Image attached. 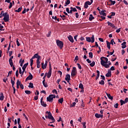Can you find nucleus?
I'll return each instance as SVG.
<instances>
[{
    "label": "nucleus",
    "instance_id": "f257e3e1",
    "mask_svg": "<svg viewBox=\"0 0 128 128\" xmlns=\"http://www.w3.org/2000/svg\"><path fill=\"white\" fill-rule=\"evenodd\" d=\"M100 64L102 66H104L106 68H110V66L108 64H107L108 62V59L107 58L105 57H101L100 58Z\"/></svg>",
    "mask_w": 128,
    "mask_h": 128
},
{
    "label": "nucleus",
    "instance_id": "f03ea898",
    "mask_svg": "<svg viewBox=\"0 0 128 128\" xmlns=\"http://www.w3.org/2000/svg\"><path fill=\"white\" fill-rule=\"evenodd\" d=\"M32 58H37L36 60V64L38 68H40V56H38V54H35L32 57Z\"/></svg>",
    "mask_w": 128,
    "mask_h": 128
},
{
    "label": "nucleus",
    "instance_id": "7ed1b4c3",
    "mask_svg": "<svg viewBox=\"0 0 128 128\" xmlns=\"http://www.w3.org/2000/svg\"><path fill=\"white\" fill-rule=\"evenodd\" d=\"M46 114H48V118L49 120H52V122H56V120L54 119V116H52V113L47 111L46 112Z\"/></svg>",
    "mask_w": 128,
    "mask_h": 128
},
{
    "label": "nucleus",
    "instance_id": "20e7f679",
    "mask_svg": "<svg viewBox=\"0 0 128 128\" xmlns=\"http://www.w3.org/2000/svg\"><path fill=\"white\" fill-rule=\"evenodd\" d=\"M54 98H56V95L50 94L48 97L46 98L48 102H52Z\"/></svg>",
    "mask_w": 128,
    "mask_h": 128
},
{
    "label": "nucleus",
    "instance_id": "39448f33",
    "mask_svg": "<svg viewBox=\"0 0 128 128\" xmlns=\"http://www.w3.org/2000/svg\"><path fill=\"white\" fill-rule=\"evenodd\" d=\"M86 42H92V44L93 42H94V36L92 35L91 38L90 37H86Z\"/></svg>",
    "mask_w": 128,
    "mask_h": 128
},
{
    "label": "nucleus",
    "instance_id": "423d86ee",
    "mask_svg": "<svg viewBox=\"0 0 128 128\" xmlns=\"http://www.w3.org/2000/svg\"><path fill=\"white\" fill-rule=\"evenodd\" d=\"M56 44L58 46H59V48H60V50H62V48H64V42H62L57 40H56Z\"/></svg>",
    "mask_w": 128,
    "mask_h": 128
},
{
    "label": "nucleus",
    "instance_id": "0eeeda50",
    "mask_svg": "<svg viewBox=\"0 0 128 128\" xmlns=\"http://www.w3.org/2000/svg\"><path fill=\"white\" fill-rule=\"evenodd\" d=\"M71 76H76V67L72 68Z\"/></svg>",
    "mask_w": 128,
    "mask_h": 128
},
{
    "label": "nucleus",
    "instance_id": "6e6552de",
    "mask_svg": "<svg viewBox=\"0 0 128 128\" xmlns=\"http://www.w3.org/2000/svg\"><path fill=\"white\" fill-rule=\"evenodd\" d=\"M65 80L67 82L70 83V74H67L66 76Z\"/></svg>",
    "mask_w": 128,
    "mask_h": 128
},
{
    "label": "nucleus",
    "instance_id": "1a4fd4ad",
    "mask_svg": "<svg viewBox=\"0 0 128 128\" xmlns=\"http://www.w3.org/2000/svg\"><path fill=\"white\" fill-rule=\"evenodd\" d=\"M128 102V98H126L124 100H120V105L122 106V104H126V102Z\"/></svg>",
    "mask_w": 128,
    "mask_h": 128
},
{
    "label": "nucleus",
    "instance_id": "9d476101",
    "mask_svg": "<svg viewBox=\"0 0 128 128\" xmlns=\"http://www.w3.org/2000/svg\"><path fill=\"white\" fill-rule=\"evenodd\" d=\"M88 6H90V2L87 1L84 3V8H88Z\"/></svg>",
    "mask_w": 128,
    "mask_h": 128
},
{
    "label": "nucleus",
    "instance_id": "9b49d317",
    "mask_svg": "<svg viewBox=\"0 0 128 128\" xmlns=\"http://www.w3.org/2000/svg\"><path fill=\"white\" fill-rule=\"evenodd\" d=\"M4 20L6 22L10 20V15H6V16H4Z\"/></svg>",
    "mask_w": 128,
    "mask_h": 128
},
{
    "label": "nucleus",
    "instance_id": "f8f14e48",
    "mask_svg": "<svg viewBox=\"0 0 128 128\" xmlns=\"http://www.w3.org/2000/svg\"><path fill=\"white\" fill-rule=\"evenodd\" d=\"M32 74L30 73V75L26 78V80H32Z\"/></svg>",
    "mask_w": 128,
    "mask_h": 128
},
{
    "label": "nucleus",
    "instance_id": "ddd939ff",
    "mask_svg": "<svg viewBox=\"0 0 128 128\" xmlns=\"http://www.w3.org/2000/svg\"><path fill=\"white\" fill-rule=\"evenodd\" d=\"M112 76V71L110 70H108V73L106 74V76L109 78V76Z\"/></svg>",
    "mask_w": 128,
    "mask_h": 128
},
{
    "label": "nucleus",
    "instance_id": "4468645a",
    "mask_svg": "<svg viewBox=\"0 0 128 128\" xmlns=\"http://www.w3.org/2000/svg\"><path fill=\"white\" fill-rule=\"evenodd\" d=\"M41 64H42V68L43 70H45V68H46V66H48V64L46 63H46H45L44 64V62H42Z\"/></svg>",
    "mask_w": 128,
    "mask_h": 128
},
{
    "label": "nucleus",
    "instance_id": "2eb2a0df",
    "mask_svg": "<svg viewBox=\"0 0 128 128\" xmlns=\"http://www.w3.org/2000/svg\"><path fill=\"white\" fill-rule=\"evenodd\" d=\"M51 76H52V69H49V71L47 74V78H50Z\"/></svg>",
    "mask_w": 128,
    "mask_h": 128
},
{
    "label": "nucleus",
    "instance_id": "dca6fc26",
    "mask_svg": "<svg viewBox=\"0 0 128 128\" xmlns=\"http://www.w3.org/2000/svg\"><path fill=\"white\" fill-rule=\"evenodd\" d=\"M95 116L97 118H102L103 116L102 114H98V113L95 114Z\"/></svg>",
    "mask_w": 128,
    "mask_h": 128
},
{
    "label": "nucleus",
    "instance_id": "f3484780",
    "mask_svg": "<svg viewBox=\"0 0 128 128\" xmlns=\"http://www.w3.org/2000/svg\"><path fill=\"white\" fill-rule=\"evenodd\" d=\"M106 10H102L100 12V14H102V16H106Z\"/></svg>",
    "mask_w": 128,
    "mask_h": 128
},
{
    "label": "nucleus",
    "instance_id": "a211bd4d",
    "mask_svg": "<svg viewBox=\"0 0 128 128\" xmlns=\"http://www.w3.org/2000/svg\"><path fill=\"white\" fill-rule=\"evenodd\" d=\"M126 42H124L122 44V48H126Z\"/></svg>",
    "mask_w": 128,
    "mask_h": 128
},
{
    "label": "nucleus",
    "instance_id": "6ab92c4d",
    "mask_svg": "<svg viewBox=\"0 0 128 128\" xmlns=\"http://www.w3.org/2000/svg\"><path fill=\"white\" fill-rule=\"evenodd\" d=\"M4 94L2 92L0 93V100H4Z\"/></svg>",
    "mask_w": 128,
    "mask_h": 128
},
{
    "label": "nucleus",
    "instance_id": "aec40b11",
    "mask_svg": "<svg viewBox=\"0 0 128 128\" xmlns=\"http://www.w3.org/2000/svg\"><path fill=\"white\" fill-rule=\"evenodd\" d=\"M68 38L71 42H74V38H72V36H69Z\"/></svg>",
    "mask_w": 128,
    "mask_h": 128
},
{
    "label": "nucleus",
    "instance_id": "412c9836",
    "mask_svg": "<svg viewBox=\"0 0 128 128\" xmlns=\"http://www.w3.org/2000/svg\"><path fill=\"white\" fill-rule=\"evenodd\" d=\"M28 66V62L25 64L22 68V70H26V66Z\"/></svg>",
    "mask_w": 128,
    "mask_h": 128
},
{
    "label": "nucleus",
    "instance_id": "4be33fe9",
    "mask_svg": "<svg viewBox=\"0 0 128 128\" xmlns=\"http://www.w3.org/2000/svg\"><path fill=\"white\" fill-rule=\"evenodd\" d=\"M107 48L108 50H110V43L108 41H106Z\"/></svg>",
    "mask_w": 128,
    "mask_h": 128
},
{
    "label": "nucleus",
    "instance_id": "5701e85b",
    "mask_svg": "<svg viewBox=\"0 0 128 128\" xmlns=\"http://www.w3.org/2000/svg\"><path fill=\"white\" fill-rule=\"evenodd\" d=\"M94 17L92 16V14H90L89 17V20L92 21V20H94Z\"/></svg>",
    "mask_w": 128,
    "mask_h": 128
},
{
    "label": "nucleus",
    "instance_id": "b1692460",
    "mask_svg": "<svg viewBox=\"0 0 128 128\" xmlns=\"http://www.w3.org/2000/svg\"><path fill=\"white\" fill-rule=\"evenodd\" d=\"M106 94L108 96V98H110V100L113 99V98H112V96H110V94H108L107 92H106Z\"/></svg>",
    "mask_w": 128,
    "mask_h": 128
},
{
    "label": "nucleus",
    "instance_id": "393cba45",
    "mask_svg": "<svg viewBox=\"0 0 128 128\" xmlns=\"http://www.w3.org/2000/svg\"><path fill=\"white\" fill-rule=\"evenodd\" d=\"M22 7L20 6L18 10H16L15 12H22Z\"/></svg>",
    "mask_w": 128,
    "mask_h": 128
},
{
    "label": "nucleus",
    "instance_id": "a878e982",
    "mask_svg": "<svg viewBox=\"0 0 128 128\" xmlns=\"http://www.w3.org/2000/svg\"><path fill=\"white\" fill-rule=\"evenodd\" d=\"M46 82V80L44 79V80L42 81L43 85L44 86V88H48V84L44 82Z\"/></svg>",
    "mask_w": 128,
    "mask_h": 128
},
{
    "label": "nucleus",
    "instance_id": "bb28decb",
    "mask_svg": "<svg viewBox=\"0 0 128 128\" xmlns=\"http://www.w3.org/2000/svg\"><path fill=\"white\" fill-rule=\"evenodd\" d=\"M58 102H60V104H62V102H64V98H60L58 100Z\"/></svg>",
    "mask_w": 128,
    "mask_h": 128
},
{
    "label": "nucleus",
    "instance_id": "cd10ccee",
    "mask_svg": "<svg viewBox=\"0 0 128 128\" xmlns=\"http://www.w3.org/2000/svg\"><path fill=\"white\" fill-rule=\"evenodd\" d=\"M28 88H34V84L32 82H30Z\"/></svg>",
    "mask_w": 128,
    "mask_h": 128
},
{
    "label": "nucleus",
    "instance_id": "c85d7f7f",
    "mask_svg": "<svg viewBox=\"0 0 128 128\" xmlns=\"http://www.w3.org/2000/svg\"><path fill=\"white\" fill-rule=\"evenodd\" d=\"M94 64H96V62L94 61L92 62L91 64H90V66L92 68L93 66H94Z\"/></svg>",
    "mask_w": 128,
    "mask_h": 128
},
{
    "label": "nucleus",
    "instance_id": "c756f323",
    "mask_svg": "<svg viewBox=\"0 0 128 128\" xmlns=\"http://www.w3.org/2000/svg\"><path fill=\"white\" fill-rule=\"evenodd\" d=\"M9 64L11 67L14 66V62H12V60H9Z\"/></svg>",
    "mask_w": 128,
    "mask_h": 128
},
{
    "label": "nucleus",
    "instance_id": "7c9ffc66",
    "mask_svg": "<svg viewBox=\"0 0 128 128\" xmlns=\"http://www.w3.org/2000/svg\"><path fill=\"white\" fill-rule=\"evenodd\" d=\"M11 83H12V88H14V80H12V78H11Z\"/></svg>",
    "mask_w": 128,
    "mask_h": 128
},
{
    "label": "nucleus",
    "instance_id": "2f4dec72",
    "mask_svg": "<svg viewBox=\"0 0 128 128\" xmlns=\"http://www.w3.org/2000/svg\"><path fill=\"white\" fill-rule=\"evenodd\" d=\"M79 88H81V90H84V85L80 83L79 84Z\"/></svg>",
    "mask_w": 128,
    "mask_h": 128
},
{
    "label": "nucleus",
    "instance_id": "473e14b6",
    "mask_svg": "<svg viewBox=\"0 0 128 128\" xmlns=\"http://www.w3.org/2000/svg\"><path fill=\"white\" fill-rule=\"evenodd\" d=\"M34 59L32 58L30 60V66H32V64H34Z\"/></svg>",
    "mask_w": 128,
    "mask_h": 128
},
{
    "label": "nucleus",
    "instance_id": "72a5a7b5",
    "mask_svg": "<svg viewBox=\"0 0 128 128\" xmlns=\"http://www.w3.org/2000/svg\"><path fill=\"white\" fill-rule=\"evenodd\" d=\"M25 93L26 94H32V92H30V90H25Z\"/></svg>",
    "mask_w": 128,
    "mask_h": 128
},
{
    "label": "nucleus",
    "instance_id": "f704fd0d",
    "mask_svg": "<svg viewBox=\"0 0 128 128\" xmlns=\"http://www.w3.org/2000/svg\"><path fill=\"white\" fill-rule=\"evenodd\" d=\"M22 84H20V80H18L16 82V86H20Z\"/></svg>",
    "mask_w": 128,
    "mask_h": 128
},
{
    "label": "nucleus",
    "instance_id": "c9c22d12",
    "mask_svg": "<svg viewBox=\"0 0 128 128\" xmlns=\"http://www.w3.org/2000/svg\"><path fill=\"white\" fill-rule=\"evenodd\" d=\"M40 104L42 106H44L45 108L46 106V104L44 103V102H42Z\"/></svg>",
    "mask_w": 128,
    "mask_h": 128
},
{
    "label": "nucleus",
    "instance_id": "e433bc0d",
    "mask_svg": "<svg viewBox=\"0 0 128 128\" xmlns=\"http://www.w3.org/2000/svg\"><path fill=\"white\" fill-rule=\"evenodd\" d=\"M110 2H111V5L112 4V6H114V4H116V1H113L112 0H110Z\"/></svg>",
    "mask_w": 128,
    "mask_h": 128
},
{
    "label": "nucleus",
    "instance_id": "4c0bfd02",
    "mask_svg": "<svg viewBox=\"0 0 128 128\" xmlns=\"http://www.w3.org/2000/svg\"><path fill=\"white\" fill-rule=\"evenodd\" d=\"M89 58H92V52H89Z\"/></svg>",
    "mask_w": 128,
    "mask_h": 128
},
{
    "label": "nucleus",
    "instance_id": "58836bf2",
    "mask_svg": "<svg viewBox=\"0 0 128 128\" xmlns=\"http://www.w3.org/2000/svg\"><path fill=\"white\" fill-rule=\"evenodd\" d=\"M76 104V102H72V104L70 105V108L74 106Z\"/></svg>",
    "mask_w": 128,
    "mask_h": 128
},
{
    "label": "nucleus",
    "instance_id": "ea45409f",
    "mask_svg": "<svg viewBox=\"0 0 128 128\" xmlns=\"http://www.w3.org/2000/svg\"><path fill=\"white\" fill-rule=\"evenodd\" d=\"M100 84L104 85V81L102 80L100 82H99Z\"/></svg>",
    "mask_w": 128,
    "mask_h": 128
},
{
    "label": "nucleus",
    "instance_id": "a19ab883",
    "mask_svg": "<svg viewBox=\"0 0 128 128\" xmlns=\"http://www.w3.org/2000/svg\"><path fill=\"white\" fill-rule=\"evenodd\" d=\"M16 42L18 46H20V42H18V39H16Z\"/></svg>",
    "mask_w": 128,
    "mask_h": 128
},
{
    "label": "nucleus",
    "instance_id": "79ce46f5",
    "mask_svg": "<svg viewBox=\"0 0 128 128\" xmlns=\"http://www.w3.org/2000/svg\"><path fill=\"white\" fill-rule=\"evenodd\" d=\"M66 4H70V0H66V2H65Z\"/></svg>",
    "mask_w": 128,
    "mask_h": 128
},
{
    "label": "nucleus",
    "instance_id": "37998d69",
    "mask_svg": "<svg viewBox=\"0 0 128 128\" xmlns=\"http://www.w3.org/2000/svg\"><path fill=\"white\" fill-rule=\"evenodd\" d=\"M52 92L54 94H58V91H56V89H54L53 90H52Z\"/></svg>",
    "mask_w": 128,
    "mask_h": 128
},
{
    "label": "nucleus",
    "instance_id": "c03bdc74",
    "mask_svg": "<svg viewBox=\"0 0 128 128\" xmlns=\"http://www.w3.org/2000/svg\"><path fill=\"white\" fill-rule=\"evenodd\" d=\"M114 108H118V104L116 103L114 105Z\"/></svg>",
    "mask_w": 128,
    "mask_h": 128
},
{
    "label": "nucleus",
    "instance_id": "a18cd8bd",
    "mask_svg": "<svg viewBox=\"0 0 128 128\" xmlns=\"http://www.w3.org/2000/svg\"><path fill=\"white\" fill-rule=\"evenodd\" d=\"M9 16L8 14V12L2 14V16Z\"/></svg>",
    "mask_w": 128,
    "mask_h": 128
},
{
    "label": "nucleus",
    "instance_id": "49530a36",
    "mask_svg": "<svg viewBox=\"0 0 128 128\" xmlns=\"http://www.w3.org/2000/svg\"><path fill=\"white\" fill-rule=\"evenodd\" d=\"M110 16H116V12H112Z\"/></svg>",
    "mask_w": 128,
    "mask_h": 128
},
{
    "label": "nucleus",
    "instance_id": "de8ad7c7",
    "mask_svg": "<svg viewBox=\"0 0 128 128\" xmlns=\"http://www.w3.org/2000/svg\"><path fill=\"white\" fill-rule=\"evenodd\" d=\"M23 116H24L26 120H28V116H26L25 114H23Z\"/></svg>",
    "mask_w": 128,
    "mask_h": 128
},
{
    "label": "nucleus",
    "instance_id": "09e8293b",
    "mask_svg": "<svg viewBox=\"0 0 128 128\" xmlns=\"http://www.w3.org/2000/svg\"><path fill=\"white\" fill-rule=\"evenodd\" d=\"M86 122H84L83 123H82V124H83V128H86Z\"/></svg>",
    "mask_w": 128,
    "mask_h": 128
},
{
    "label": "nucleus",
    "instance_id": "8fccbe9b",
    "mask_svg": "<svg viewBox=\"0 0 128 128\" xmlns=\"http://www.w3.org/2000/svg\"><path fill=\"white\" fill-rule=\"evenodd\" d=\"M2 28H4V26H2V24H0V30H2Z\"/></svg>",
    "mask_w": 128,
    "mask_h": 128
},
{
    "label": "nucleus",
    "instance_id": "3c124183",
    "mask_svg": "<svg viewBox=\"0 0 128 128\" xmlns=\"http://www.w3.org/2000/svg\"><path fill=\"white\" fill-rule=\"evenodd\" d=\"M77 66H78V68H80V70L82 68V66H80V64L78 63V64H77Z\"/></svg>",
    "mask_w": 128,
    "mask_h": 128
},
{
    "label": "nucleus",
    "instance_id": "603ef678",
    "mask_svg": "<svg viewBox=\"0 0 128 128\" xmlns=\"http://www.w3.org/2000/svg\"><path fill=\"white\" fill-rule=\"evenodd\" d=\"M12 2H10L9 8H12Z\"/></svg>",
    "mask_w": 128,
    "mask_h": 128
},
{
    "label": "nucleus",
    "instance_id": "864d4df0",
    "mask_svg": "<svg viewBox=\"0 0 128 128\" xmlns=\"http://www.w3.org/2000/svg\"><path fill=\"white\" fill-rule=\"evenodd\" d=\"M16 76H18V70H17L16 72Z\"/></svg>",
    "mask_w": 128,
    "mask_h": 128
},
{
    "label": "nucleus",
    "instance_id": "5fc2aeb1",
    "mask_svg": "<svg viewBox=\"0 0 128 128\" xmlns=\"http://www.w3.org/2000/svg\"><path fill=\"white\" fill-rule=\"evenodd\" d=\"M114 39H112L110 41V44H112V46H114Z\"/></svg>",
    "mask_w": 128,
    "mask_h": 128
},
{
    "label": "nucleus",
    "instance_id": "6e6d98bb",
    "mask_svg": "<svg viewBox=\"0 0 128 128\" xmlns=\"http://www.w3.org/2000/svg\"><path fill=\"white\" fill-rule=\"evenodd\" d=\"M19 74H22V68H20L19 69Z\"/></svg>",
    "mask_w": 128,
    "mask_h": 128
},
{
    "label": "nucleus",
    "instance_id": "4d7b16f0",
    "mask_svg": "<svg viewBox=\"0 0 128 128\" xmlns=\"http://www.w3.org/2000/svg\"><path fill=\"white\" fill-rule=\"evenodd\" d=\"M20 62H21V64H23L24 62V60H22V59L20 60Z\"/></svg>",
    "mask_w": 128,
    "mask_h": 128
},
{
    "label": "nucleus",
    "instance_id": "13d9d810",
    "mask_svg": "<svg viewBox=\"0 0 128 128\" xmlns=\"http://www.w3.org/2000/svg\"><path fill=\"white\" fill-rule=\"evenodd\" d=\"M98 40L100 42H104V39H102V38H98Z\"/></svg>",
    "mask_w": 128,
    "mask_h": 128
},
{
    "label": "nucleus",
    "instance_id": "bf43d9fd",
    "mask_svg": "<svg viewBox=\"0 0 128 128\" xmlns=\"http://www.w3.org/2000/svg\"><path fill=\"white\" fill-rule=\"evenodd\" d=\"M12 51L9 52V56H12Z\"/></svg>",
    "mask_w": 128,
    "mask_h": 128
},
{
    "label": "nucleus",
    "instance_id": "052dcab7",
    "mask_svg": "<svg viewBox=\"0 0 128 128\" xmlns=\"http://www.w3.org/2000/svg\"><path fill=\"white\" fill-rule=\"evenodd\" d=\"M124 2L125 4H126V6L128 5V2H126V0H124Z\"/></svg>",
    "mask_w": 128,
    "mask_h": 128
},
{
    "label": "nucleus",
    "instance_id": "680f3d73",
    "mask_svg": "<svg viewBox=\"0 0 128 128\" xmlns=\"http://www.w3.org/2000/svg\"><path fill=\"white\" fill-rule=\"evenodd\" d=\"M111 26V28H116V26H114V24H112L111 26Z\"/></svg>",
    "mask_w": 128,
    "mask_h": 128
},
{
    "label": "nucleus",
    "instance_id": "e2e57ef3",
    "mask_svg": "<svg viewBox=\"0 0 128 128\" xmlns=\"http://www.w3.org/2000/svg\"><path fill=\"white\" fill-rule=\"evenodd\" d=\"M74 60H78V56H76Z\"/></svg>",
    "mask_w": 128,
    "mask_h": 128
},
{
    "label": "nucleus",
    "instance_id": "0e129e2a",
    "mask_svg": "<svg viewBox=\"0 0 128 128\" xmlns=\"http://www.w3.org/2000/svg\"><path fill=\"white\" fill-rule=\"evenodd\" d=\"M86 62L88 64H90V62H92V61H90L88 58L86 59Z\"/></svg>",
    "mask_w": 128,
    "mask_h": 128
},
{
    "label": "nucleus",
    "instance_id": "69168bd1",
    "mask_svg": "<svg viewBox=\"0 0 128 128\" xmlns=\"http://www.w3.org/2000/svg\"><path fill=\"white\" fill-rule=\"evenodd\" d=\"M120 32V28H119L117 30H116V32Z\"/></svg>",
    "mask_w": 128,
    "mask_h": 128
},
{
    "label": "nucleus",
    "instance_id": "338daca9",
    "mask_svg": "<svg viewBox=\"0 0 128 128\" xmlns=\"http://www.w3.org/2000/svg\"><path fill=\"white\" fill-rule=\"evenodd\" d=\"M115 70V68L114 66H112L110 68V70Z\"/></svg>",
    "mask_w": 128,
    "mask_h": 128
},
{
    "label": "nucleus",
    "instance_id": "774afa93",
    "mask_svg": "<svg viewBox=\"0 0 128 128\" xmlns=\"http://www.w3.org/2000/svg\"><path fill=\"white\" fill-rule=\"evenodd\" d=\"M100 77L102 78V79L104 80H106V78H104V76L103 75H101Z\"/></svg>",
    "mask_w": 128,
    "mask_h": 128
}]
</instances>
